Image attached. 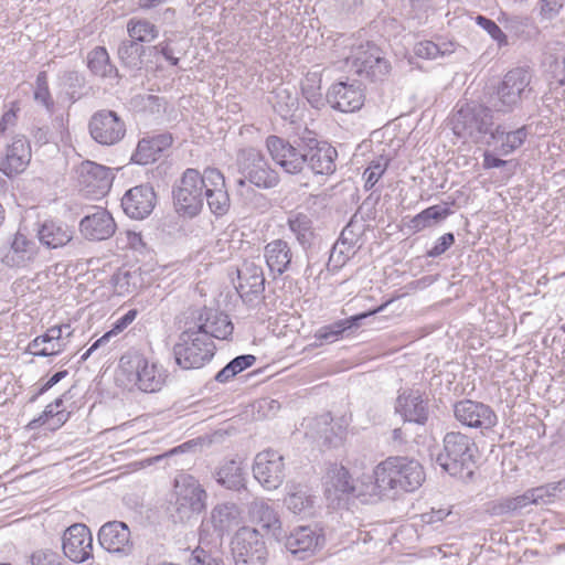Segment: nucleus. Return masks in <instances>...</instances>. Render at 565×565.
Listing matches in <instances>:
<instances>
[{"label": "nucleus", "mask_w": 565, "mask_h": 565, "mask_svg": "<svg viewBox=\"0 0 565 565\" xmlns=\"http://www.w3.org/2000/svg\"><path fill=\"white\" fill-rule=\"evenodd\" d=\"M376 494L395 499L402 493L414 492L425 481V471L418 460L406 456H391L373 470Z\"/></svg>", "instance_id": "1"}, {"label": "nucleus", "mask_w": 565, "mask_h": 565, "mask_svg": "<svg viewBox=\"0 0 565 565\" xmlns=\"http://www.w3.org/2000/svg\"><path fill=\"white\" fill-rule=\"evenodd\" d=\"M479 448L472 437L459 430H451L443 438V450L436 463L451 477L471 480L478 468Z\"/></svg>", "instance_id": "2"}, {"label": "nucleus", "mask_w": 565, "mask_h": 565, "mask_svg": "<svg viewBox=\"0 0 565 565\" xmlns=\"http://www.w3.org/2000/svg\"><path fill=\"white\" fill-rule=\"evenodd\" d=\"M494 113L491 105L488 106L476 100L458 104L450 119L452 131L461 139H468L476 143L481 142L490 137L497 125Z\"/></svg>", "instance_id": "3"}, {"label": "nucleus", "mask_w": 565, "mask_h": 565, "mask_svg": "<svg viewBox=\"0 0 565 565\" xmlns=\"http://www.w3.org/2000/svg\"><path fill=\"white\" fill-rule=\"evenodd\" d=\"M213 340L204 332L194 329L185 321V329L179 334L173 347L175 362L184 370L201 369L209 363L215 354Z\"/></svg>", "instance_id": "4"}, {"label": "nucleus", "mask_w": 565, "mask_h": 565, "mask_svg": "<svg viewBox=\"0 0 565 565\" xmlns=\"http://www.w3.org/2000/svg\"><path fill=\"white\" fill-rule=\"evenodd\" d=\"M119 367L141 392H159L167 380V371L156 362L150 361L143 353L130 349L119 360Z\"/></svg>", "instance_id": "5"}, {"label": "nucleus", "mask_w": 565, "mask_h": 565, "mask_svg": "<svg viewBox=\"0 0 565 565\" xmlns=\"http://www.w3.org/2000/svg\"><path fill=\"white\" fill-rule=\"evenodd\" d=\"M531 79L532 75L527 68L515 67L509 71L489 99L495 113L505 115L519 108L523 98L532 92Z\"/></svg>", "instance_id": "6"}, {"label": "nucleus", "mask_w": 565, "mask_h": 565, "mask_svg": "<svg viewBox=\"0 0 565 565\" xmlns=\"http://www.w3.org/2000/svg\"><path fill=\"white\" fill-rule=\"evenodd\" d=\"M205 170L188 168L172 189L173 205L181 216L193 218L204 206Z\"/></svg>", "instance_id": "7"}, {"label": "nucleus", "mask_w": 565, "mask_h": 565, "mask_svg": "<svg viewBox=\"0 0 565 565\" xmlns=\"http://www.w3.org/2000/svg\"><path fill=\"white\" fill-rule=\"evenodd\" d=\"M306 129L292 138L270 135L266 138V148L276 164L288 174H300L306 169Z\"/></svg>", "instance_id": "8"}, {"label": "nucleus", "mask_w": 565, "mask_h": 565, "mask_svg": "<svg viewBox=\"0 0 565 565\" xmlns=\"http://www.w3.org/2000/svg\"><path fill=\"white\" fill-rule=\"evenodd\" d=\"M347 62L358 76L373 83L383 82L392 70L383 50L370 41L352 47Z\"/></svg>", "instance_id": "9"}, {"label": "nucleus", "mask_w": 565, "mask_h": 565, "mask_svg": "<svg viewBox=\"0 0 565 565\" xmlns=\"http://www.w3.org/2000/svg\"><path fill=\"white\" fill-rule=\"evenodd\" d=\"M236 166L238 172L258 189L269 190L280 183L279 173L270 166L265 154L254 147L237 152Z\"/></svg>", "instance_id": "10"}, {"label": "nucleus", "mask_w": 565, "mask_h": 565, "mask_svg": "<svg viewBox=\"0 0 565 565\" xmlns=\"http://www.w3.org/2000/svg\"><path fill=\"white\" fill-rule=\"evenodd\" d=\"M174 522H185L205 509L206 492L198 480L190 476L175 479Z\"/></svg>", "instance_id": "11"}, {"label": "nucleus", "mask_w": 565, "mask_h": 565, "mask_svg": "<svg viewBox=\"0 0 565 565\" xmlns=\"http://www.w3.org/2000/svg\"><path fill=\"white\" fill-rule=\"evenodd\" d=\"M232 554L235 565H265L268 551L263 535L254 527L243 526L234 535Z\"/></svg>", "instance_id": "12"}, {"label": "nucleus", "mask_w": 565, "mask_h": 565, "mask_svg": "<svg viewBox=\"0 0 565 565\" xmlns=\"http://www.w3.org/2000/svg\"><path fill=\"white\" fill-rule=\"evenodd\" d=\"M88 131L97 143L114 146L124 139L126 124L116 111L100 109L89 118Z\"/></svg>", "instance_id": "13"}, {"label": "nucleus", "mask_w": 565, "mask_h": 565, "mask_svg": "<svg viewBox=\"0 0 565 565\" xmlns=\"http://www.w3.org/2000/svg\"><path fill=\"white\" fill-rule=\"evenodd\" d=\"M306 169L315 174H331L335 171L338 151L328 141L318 138V135L306 128Z\"/></svg>", "instance_id": "14"}, {"label": "nucleus", "mask_w": 565, "mask_h": 565, "mask_svg": "<svg viewBox=\"0 0 565 565\" xmlns=\"http://www.w3.org/2000/svg\"><path fill=\"white\" fill-rule=\"evenodd\" d=\"M454 416L462 426L479 429L481 433L491 430L498 424L493 408L482 402L461 399L454 404Z\"/></svg>", "instance_id": "15"}, {"label": "nucleus", "mask_w": 565, "mask_h": 565, "mask_svg": "<svg viewBox=\"0 0 565 565\" xmlns=\"http://www.w3.org/2000/svg\"><path fill=\"white\" fill-rule=\"evenodd\" d=\"M326 100L334 110L354 113L364 105L365 87L358 81H340L328 88Z\"/></svg>", "instance_id": "16"}, {"label": "nucleus", "mask_w": 565, "mask_h": 565, "mask_svg": "<svg viewBox=\"0 0 565 565\" xmlns=\"http://www.w3.org/2000/svg\"><path fill=\"white\" fill-rule=\"evenodd\" d=\"M237 279L238 285L235 288L246 306L255 307L264 299L266 279L260 265L244 260L237 268Z\"/></svg>", "instance_id": "17"}, {"label": "nucleus", "mask_w": 565, "mask_h": 565, "mask_svg": "<svg viewBox=\"0 0 565 565\" xmlns=\"http://www.w3.org/2000/svg\"><path fill=\"white\" fill-rule=\"evenodd\" d=\"M189 323L198 329L200 332H204L209 339L227 340L234 330V326L230 317L213 308L196 309L191 312V316L186 319Z\"/></svg>", "instance_id": "18"}, {"label": "nucleus", "mask_w": 565, "mask_h": 565, "mask_svg": "<svg viewBox=\"0 0 565 565\" xmlns=\"http://www.w3.org/2000/svg\"><path fill=\"white\" fill-rule=\"evenodd\" d=\"M394 409L404 422L424 426L429 418V398L418 388H405L398 392Z\"/></svg>", "instance_id": "19"}, {"label": "nucleus", "mask_w": 565, "mask_h": 565, "mask_svg": "<svg viewBox=\"0 0 565 565\" xmlns=\"http://www.w3.org/2000/svg\"><path fill=\"white\" fill-rule=\"evenodd\" d=\"M286 550L299 559H305L323 547L326 537L320 527L298 526L290 534H282Z\"/></svg>", "instance_id": "20"}, {"label": "nucleus", "mask_w": 565, "mask_h": 565, "mask_svg": "<svg viewBox=\"0 0 565 565\" xmlns=\"http://www.w3.org/2000/svg\"><path fill=\"white\" fill-rule=\"evenodd\" d=\"M253 473L265 489H277L285 478L284 457L271 449L258 452L254 460Z\"/></svg>", "instance_id": "21"}, {"label": "nucleus", "mask_w": 565, "mask_h": 565, "mask_svg": "<svg viewBox=\"0 0 565 565\" xmlns=\"http://www.w3.org/2000/svg\"><path fill=\"white\" fill-rule=\"evenodd\" d=\"M62 550L65 557L74 563H84L93 557V535L83 523L68 526L62 536Z\"/></svg>", "instance_id": "22"}, {"label": "nucleus", "mask_w": 565, "mask_h": 565, "mask_svg": "<svg viewBox=\"0 0 565 565\" xmlns=\"http://www.w3.org/2000/svg\"><path fill=\"white\" fill-rule=\"evenodd\" d=\"M40 252L36 243L26 235L17 232L0 247V262L9 268H24L32 264Z\"/></svg>", "instance_id": "23"}, {"label": "nucleus", "mask_w": 565, "mask_h": 565, "mask_svg": "<svg viewBox=\"0 0 565 565\" xmlns=\"http://www.w3.org/2000/svg\"><path fill=\"white\" fill-rule=\"evenodd\" d=\"M158 196L150 183H142L127 190L121 198L125 214L132 220L147 218L157 205Z\"/></svg>", "instance_id": "24"}, {"label": "nucleus", "mask_w": 565, "mask_h": 565, "mask_svg": "<svg viewBox=\"0 0 565 565\" xmlns=\"http://www.w3.org/2000/svg\"><path fill=\"white\" fill-rule=\"evenodd\" d=\"M363 232V225L351 218L330 250L327 263L329 269L332 266V270H335L345 265L351 256L355 254L356 248H360Z\"/></svg>", "instance_id": "25"}, {"label": "nucleus", "mask_w": 565, "mask_h": 565, "mask_svg": "<svg viewBox=\"0 0 565 565\" xmlns=\"http://www.w3.org/2000/svg\"><path fill=\"white\" fill-rule=\"evenodd\" d=\"M111 169L93 161H84L77 169L78 184L88 194L103 196L111 188Z\"/></svg>", "instance_id": "26"}, {"label": "nucleus", "mask_w": 565, "mask_h": 565, "mask_svg": "<svg viewBox=\"0 0 565 565\" xmlns=\"http://www.w3.org/2000/svg\"><path fill=\"white\" fill-rule=\"evenodd\" d=\"M205 181L203 200H206V204L214 216L222 217L227 214L231 207L225 178L218 169L206 168Z\"/></svg>", "instance_id": "27"}, {"label": "nucleus", "mask_w": 565, "mask_h": 565, "mask_svg": "<svg viewBox=\"0 0 565 565\" xmlns=\"http://www.w3.org/2000/svg\"><path fill=\"white\" fill-rule=\"evenodd\" d=\"M98 542L105 551L114 554L127 556L134 550L130 530L122 521H109L102 525Z\"/></svg>", "instance_id": "28"}, {"label": "nucleus", "mask_w": 565, "mask_h": 565, "mask_svg": "<svg viewBox=\"0 0 565 565\" xmlns=\"http://www.w3.org/2000/svg\"><path fill=\"white\" fill-rule=\"evenodd\" d=\"M94 212L85 215L78 225L82 236L90 242L110 238L116 232V223L111 214L104 207H93Z\"/></svg>", "instance_id": "29"}, {"label": "nucleus", "mask_w": 565, "mask_h": 565, "mask_svg": "<svg viewBox=\"0 0 565 565\" xmlns=\"http://www.w3.org/2000/svg\"><path fill=\"white\" fill-rule=\"evenodd\" d=\"M530 135V127L523 125L515 129H509L505 124H497L486 143L493 147L500 156H509L520 149Z\"/></svg>", "instance_id": "30"}, {"label": "nucleus", "mask_w": 565, "mask_h": 565, "mask_svg": "<svg viewBox=\"0 0 565 565\" xmlns=\"http://www.w3.org/2000/svg\"><path fill=\"white\" fill-rule=\"evenodd\" d=\"M391 302L386 301L385 303L376 307L373 310H369L365 312H361L354 316H351L345 319H341L338 321H334L330 324L323 326L319 328L315 334L316 339L321 342H328L332 343L337 341L339 338H342L344 335H350L351 333L355 332L361 326L362 322L379 312H382L384 308Z\"/></svg>", "instance_id": "31"}, {"label": "nucleus", "mask_w": 565, "mask_h": 565, "mask_svg": "<svg viewBox=\"0 0 565 565\" xmlns=\"http://www.w3.org/2000/svg\"><path fill=\"white\" fill-rule=\"evenodd\" d=\"M31 160L30 141L24 136L14 137L8 145L6 154L0 157V171L7 177L23 172Z\"/></svg>", "instance_id": "32"}, {"label": "nucleus", "mask_w": 565, "mask_h": 565, "mask_svg": "<svg viewBox=\"0 0 565 565\" xmlns=\"http://www.w3.org/2000/svg\"><path fill=\"white\" fill-rule=\"evenodd\" d=\"M40 244L49 249L67 245L73 239V230L65 222L55 218L39 221L34 228Z\"/></svg>", "instance_id": "33"}, {"label": "nucleus", "mask_w": 565, "mask_h": 565, "mask_svg": "<svg viewBox=\"0 0 565 565\" xmlns=\"http://www.w3.org/2000/svg\"><path fill=\"white\" fill-rule=\"evenodd\" d=\"M264 258L274 278L294 268L291 245L282 238L273 239L265 245Z\"/></svg>", "instance_id": "34"}, {"label": "nucleus", "mask_w": 565, "mask_h": 565, "mask_svg": "<svg viewBox=\"0 0 565 565\" xmlns=\"http://www.w3.org/2000/svg\"><path fill=\"white\" fill-rule=\"evenodd\" d=\"M172 142L173 137L170 132L143 137L138 141L131 161L140 166L152 163L160 158L166 149L172 146Z\"/></svg>", "instance_id": "35"}, {"label": "nucleus", "mask_w": 565, "mask_h": 565, "mask_svg": "<svg viewBox=\"0 0 565 565\" xmlns=\"http://www.w3.org/2000/svg\"><path fill=\"white\" fill-rule=\"evenodd\" d=\"M68 394L70 391L65 392L52 403L46 405L44 411L26 425V428L30 430L38 429L42 426H46L50 430H56L61 428L70 419L71 416V412L64 408V401L67 398Z\"/></svg>", "instance_id": "36"}, {"label": "nucleus", "mask_w": 565, "mask_h": 565, "mask_svg": "<svg viewBox=\"0 0 565 565\" xmlns=\"http://www.w3.org/2000/svg\"><path fill=\"white\" fill-rule=\"evenodd\" d=\"M326 494L341 500L344 495H355L354 481L343 466L332 465L326 477Z\"/></svg>", "instance_id": "37"}, {"label": "nucleus", "mask_w": 565, "mask_h": 565, "mask_svg": "<svg viewBox=\"0 0 565 565\" xmlns=\"http://www.w3.org/2000/svg\"><path fill=\"white\" fill-rule=\"evenodd\" d=\"M287 225L302 249L307 250L315 245L317 234L310 215L291 211L287 217Z\"/></svg>", "instance_id": "38"}, {"label": "nucleus", "mask_w": 565, "mask_h": 565, "mask_svg": "<svg viewBox=\"0 0 565 565\" xmlns=\"http://www.w3.org/2000/svg\"><path fill=\"white\" fill-rule=\"evenodd\" d=\"M452 214L449 203L443 202L426 207L415 216H413L406 226L413 233H418L425 228H429L444 222L449 215Z\"/></svg>", "instance_id": "39"}, {"label": "nucleus", "mask_w": 565, "mask_h": 565, "mask_svg": "<svg viewBox=\"0 0 565 565\" xmlns=\"http://www.w3.org/2000/svg\"><path fill=\"white\" fill-rule=\"evenodd\" d=\"M333 418L330 413L322 414L312 420L310 435L317 439L320 446L326 448H334L341 444V428L335 430L332 425Z\"/></svg>", "instance_id": "40"}, {"label": "nucleus", "mask_w": 565, "mask_h": 565, "mask_svg": "<svg viewBox=\"0 0 565 565\" xmlns=\"http://www.w3.org/2000/svg\"><path fill=\"white\" fill-rule=\"evenodd\" d=\"M214 477L220 486L228 490L241 491L246 488L244 468L242 463L236 460L225 461L215 471Z\"/></svg>", "instance_id": "41"}, {"label": "nucleus", "mask_w": 565, "mask_h": 565, "mask_svg": "<svg viewBox=\"0 0 565 565\" xmlns=\"http://www.w3.org/2000/svg\"><path fill=\"white\" fill-rule=\"evenodd\" d=\"M317 498L307 488L294 487L285 498V504L292 513L302 518L312 516L316 513Z\"/></svg>", "instance_id": "42"}, {"label": "nucleus", "mask_w": 565, "mask_h": 565, "mask_svg": "<svg viewBox=\"0 0 565 565\" xmlns=\"http://www.w3.org/2000/svg\"><path fill=\"white\" fill-rule=\"evenodd\" d=\"M87 67L94 76L100 78H119L117 67L111 63L104 46H96L87 54Z\"/></svg>", "instance_id": "43"}, {"label": "nucleus", "mask_w": 565, "mask_h": 565, "mask_svg": "<svg viewBox=\"0 0 565 565\" xmlns=\"http://www.w3.org/2000/svg\"><path fill=\"white\" fill-rule=\"evenodd\" d=\"M250 513L263 529L270 532L278 541L281 540V522L277 512L268 502H253Z\"/></svg>", "instance_id": "44"}, {"label": "nucleus", "mask_w": 565, "mask_h": 565, "mask_svg": "<svg viewBox=\"0 0 565 565\" xmlns=\"http://www.w3.org/2000/svg\"><path fill=\"white\" fill-rule=\"evenodd\" d=\"M256 362V356L253 354H242L231 360L222 370H220L214 380L218 383H227L237 374L253 366Z\"/></svg>", "instance_id": "45"}, {"label": "nucleus", "mask_w": 565, "mask_h": 565, "mask_svg": "<svg viewBox=\"0 0 565 565\" xmlns=\"http://www.w3.org/2000/svg\"><path fill=\"white\" fill-rule=\"evenodd\" d=\"M143 46L134 40H125L118 46V57L125 67L140 70L142 65Z\"/></svg>", "instance_id": "46"}, {"label": "nucleus", "mask_w": 565, "mask_h": 565, "mask_svg": "<svg viewBox=\"0 0 565 565\" xmlns=\"http://www.w3.org/2000/svg\"><path fill=\"white\" fill-rule=\"evenodd\" d=\"M127 32L137 43L151 42L159 35L158 28L145 19H130L127 23Z\"/></svg>", "instance_id": "47"}, {"label": "nucleus", "mask_w": 565, "mask_h": 565, "mask_svg": "<svg viewBox=\"0 0 565 565\" xmlns=\"http://www.w3.org/2000/svg\"><path fill=\"white\" fill-rule=\"evenodd\" d=\"M321 79L316 74L307 76L306 81L301 84V92L303 97L316 109H321L326 104V97L321 93Z\"/></svg>", "instance_id": "48"}, {"label": "nucleus", "mask_w": 565, "mask_h": 565, "mask_svg": "<svg viewBox=\"0 0 565 565\" xmlns=\"http://www.w3.org/2000/svg\"><path fill=\"white\" fill-rule=\"evenodd\" d=\"M475 22L482 30H484L489 36L494 41L499 49L508 46L510 44L508 34L503 31L502 25L497 21L478 14L475 18Z\"/></svg>", "instance_id": "49"}, {"label": "nucleus", "mask_w": 565, "mask_h": 565, "mask_svg": "<svg viewBox=\"0 0 565 565\" xmlns=\"http://www.w3.org/2000/svg\"><path fill=\"white\" fill-rule=\"evenodd\" d=\"M234 504H218L212 510L211 522L218 535H223L227 531L231 521L234 519Z\"/></svg>", "instance_id": "50"}, {"label": "nucleus", "mask_w": 565, "mask_h": 565, "mask_svg": "<svg viewBox=\"0 0 565 565\" xmlns=\"http://www.w3.org/2000/svg\"><path fill=\"white\" fill-rule=\"evenodd\" d=\"M454 44L444 43L443 46L434 43L433 41H422L415 44L414 54L422 58H436L446 54L452 53Z\"/></svg>", "instance_id": "51"}, {"label": "nucleus", "mask_w": 565, "mask_h": 565, "mask_svg": "<svg viewBox=\"0 0 565 565\" xmlns=\"http://www.w3.org/2000/svg\"><path fill=\"white\" fill-rule=\"evenodd\" d=\"M498 22L502 25L503 31L513 38H520L526 28V19L520 15L509 14L501 11L498 17Z\"/></svg>", "instance_id": "52"}, {"label": "nucleus", "mask_w": 565, "mask_h": 565, "mask_svg": "<svg viewBox=\"0 0 565 565\" xmlns=\"http://www.w3.org/2000/svg\"><path fill=\"white\" fill-rule=\"evenodd\" d=\"M35 85L34 99L38 103H41L49 111H52L54 108V100L50 93L47 74L45 71H41L36 75Z\"/></svg>", "instance_id": "53"}, {"label": "nucleus", "mask_w": 565, "mask_h": 565, "mask_svg": "<svg viewBox=\"0 0 565 565\" xmlns=\"http://www.w3.org/2000/svg\"><path fill=\"white\" fill-rule=\"evenodd\" d=\"M30 564L31 565H68L64 557L51 550V548H40L34 551L30 555Z\"/></svg>", "instance_id": "54"}, {"label": "nucleus", "mask_w": 565, "mask_h": 565, "mask_svg": "<svg viewBox=\"0 0 565 565\" xmlns=\"http://www.w3.org/2000/svg\"><path fill=\"white\" fill-rule=\"evenodd\" d=\"M535 491L540 503H548L552 501V498L557 495L565 497V479L536 487Z\"/></svg>", "instance_id": "55"}, {"label": "nucleus", "mask_w": 565, "mask_h": 565, "mask_svg": "<svg viewBox=\"0 0 565 565\" xmlns=\"http://www.w3.org/2000/svg\"><path fill=\"white\" fill-rule=\"evenodd\" d=\"M151 50L154 53L161 54L172 66H177L180 62V57L177 56V54L184 55V52L174 45V41L172 39L161 41L157 45H153Z\"/></svg>", "instance_id": "56"}, {"label": "nucleus", "mask_w": 565, "mask_h": 565, "mask_svg": "<svg viewBox=\"0 0 565 565\" xmlns=\"http://www.w3.org/2000/svg\"><path fill=\"white\" fill-rule=\"evenodd\" d=\"M60 82L61 85L70 90L72 98H74V94L82 89L86 84L85 76L75 70L64 71L60 75Z\"/></svg>", "instance_id": "57"}, {"label": "nucleus", "mask_w": 565, "mask_h": 565, "mask_svg": "<svg viewBox=\"0 0 565 565\" xmlns=\"http://www.w3.org/2000/svg\"><path fill=\"white\" fill-rule=\"evenodd\" d=\"M387 168V160L383 158L379 160H373L369 168L365 170L364 175H366L365 186L371 189L379 181L382 174L385 172Z\"/></svg>", "instance_id": "58"}, {"label": "nucleus", "mask_w": 565, "mask_h": 565, "mask_svg": "<svg viewBox=\"0 0 565 565\" xmlns=\"http://www.w3.org/2000/svg\"><path fill=\"white\" fill-rule=\"evenodd\" d=\"M455 241L454 233H445L435 242L433 247L426 252L425 256L429 258H437L441 256L455 244Z\"/></svg>", "instance_id": "59"}, {"label": "nucleus", "mask_w": 565, "mask_h": 565, "mask_svg": "<svg viewBox=\"0 0 565 565\" xmlns=\"http://www.w3.org/2000/svg\"><path fill=\"white\" fill-rule=\"evenodd\" d=\"M565 4V0H540V14L544 19L552 20L556 18Z\"/></svg>", "instance_id": "60"}, {"label": "nucleus", "mask_w": 565, "mask_h": 565, "mask_svg": "<svg viewBox=\"0 0 565 565\" xmlns=\"http://www.w3.org/2000/svg\"><path fill=\"white\" fill-rule=\"evenodd\" d=\"M512 503L513 501L511 498H502L490 502L487 511L493 516L512 514L515 512V508Z\"/></svg>", "instance_id": "61"}, {"label": "nucleus", "mask_w": 565, "mask_h": 565, "mask_svg": "<svg viewBox=\"0 0 565 565\" xmlns=\"http://www.w3.org/2000/svg\"><path fill=\"white\" fill-rule=\"evenodd\" d=\"M191 565H223V561L220 558L212 557L203 548L196 547L189 559Z\"/></svg>", "instance_id": "62"}, {"label": "nucleus", "mask_w": 565, "mask_h": 565, "mask_svg": "<svg viewBox=\"0 0 565 565\" xmlns=\"http://www.w3.org/2000/svg\"><path fill=\"white\" fill-rule=\"evenodd\" d=\"M130 278L131 273L128 270H118L111 276V284L119 295L130 292Z\"/></svg>", "instance_id": "63"}, {"label": "nucleus", "mask_w": 565, "mask_h": 565, "mask_svg": "<svg viewBox=\"0 0 565 565\" xmlns=\"http://www.w3.org/2000/svg\"><path fill=\"white\" fill-rule=\"evenodd\" d=\"M513 501V505L515 508V512L522 510L523 508L527 507L529 504H539L540 500L539 497H536L535 488L529 489L523 494L518 495L515 498H511Z\"/></svg>", "instance_id": "64"}]
</instances>
